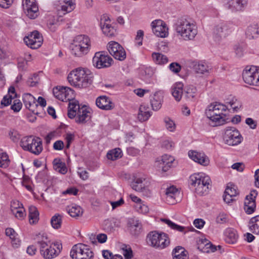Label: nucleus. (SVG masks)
I'll return each mask as SVG.
<instances>
[{
    "label": "nucleus",
    "instance_id": "nucleus-1",
    "mask_svg": "<svg viewBox=\"0 0 259 259\" xmlns=\"http://www.w3.org/2000/svg\"><path fill=\"white\" fill-rule=\"evenodd\" d=\"M35 242L39 246L41 255L45 259H53L57 257L62 248L58 242H52L44 233H39L35 238Z\"/></svg>",
    "mask_w": 259,
    "mask_h": 259
},
{
    "label": "nucleus",
    "instance_id": "nucleus-2",
    "mask_svg": "<svg viewBox=\"0 0 259 259\" xmlns=\"http://www.w3.org/2000/svg\"><path fill=\"white\" fill-rule=\"evenodd\" d=\"M229 109L225 104L215 102L210 104L206 109L205 114L211 121L213 126L223 125L226 123V116Z\"/></svg>",
    "mask_w": 259,
    "mask_h": 259
},
{
    "label": "nucleus",
    "instance_id": "nucleus-3",
    "mask_svg": "<svg viewBox=\"0 0 259 259\" xmlns=\"http://www.w3.org/2000/svg\"><path fill=\"white\" fill-rule=\"evenodd\" d=\"M93 75L88 69L77 68L70 72L67 77L69 83L79 89L89 87L92 83Z\"/></svg>",
    "mask_w": 259,
    "mask_h": 259
},
{
    "label": "nucleus",
    "instance_id": "nucleus-4",
    "mask_svg": "<svg viewBox=\"0 0 259 259\" xmlns=\"http://www.w3.org/2000/svg\"><path fill=\"white\" fill-rule=\"evenodd\" d=\"M175 31L179 39L184 41L194 40L198 33L196 25L186 19L177 21L175 25Z\"/></svg>",
    "mask_w": 259,
    "mask_h": 259
},
{
    "label": "nucleus",
    "instance_id": "nucleus-5",
    "mask_svg": "<svg viewBox=\"0 0 259 259\" xmlns=\"http://www.w3.org/2000/svg\"><path fill=\"white\" fill-rule=\"evenodd\" d=\"M91 47V40L85 35L76 36L70 46L72 54L76 57H82L87 54Z\"/></svg>",
    "mask_w": 259,
    "mask_h": 259
},
{
    "label": "nucleus",
    "instance_id": "nucleus-6",
    "mask_svg": "<svg viewBox=\"0 0 259 259\" xmlns=\"http://www.w3.org/2000/svg\"><path fill=\"white\" fill-rule=\"evenodd\" d=\"M189 183L195 192L202 195L208 191L211 180L208 176L203 174H195L190 177Z\"/></svg>",
    "mask_w": 259,
    "mask_h": 259
},
{
    "label": "nucleus",
    "instance_id": "nucleus-7",
    "mask_svg": "<svg viewBox=\"0 0 259 259\" xmlns=\"http://www.w3.org/2000/svg\"><path fill=\"white\" fill-rule=\"evenodd\" d=\"M20 146L23 150L38 155L42 151V144L41 139L32 135L25 136L22 138Z\"/></svg>",
    "mask_w": 259,
    "mask_h": 259
},
{
    "label": "nucleus",
    "instance_id": "nucleus-8",
    "mask_svg": "<svg viewBox=\"0 0 259 259\" xmlns=\"http://www.w3.org/2000/svg\"><path fill=\"white\" fill-rule=\"evenodd\" d=\"M147 242L153 247L162 249L169 245L170 240L168 235L165 233L152 231L147 235Z\"/></svg>",
    "mask_w": 259,
    "mask_h": 259
},
{
    "label": "nucleus",
    "instance_id": "nucleus-9",
    "mask_svg": "<svg viewBox=\"0 0 259 259\" xmlns=\"http://www.w3.org/2000/svg\"><path fill=\"white\" fill-rule=\"evenodd\" d=\"M70 255L72 259H93L94 253L87 245L78 243L73 246Z\"/></svg>",
    "mask_w": 259,
    "mask_h": 259
},
{
    "label": "nucleus",
    "instance_id": "nucleus-10",
    "mask_svg": "<svg viewBox=\"0 0 259 259\" xmlns=\"http://www.w3.org/2000/svg\"><path fill=\"white\" fill-rule=\"evenodd\" d=\"M113 62L112 58L105 52H96L93 58L94 66L98 69L109 67Z\"/></svg>",
    "mask_w": 259,
    "mask_h": 259
},
{
    "label": "nucleus",
    "instance_id": "nucleus-11",
    "mask_svg": "<svg viewBox=\"0 0 259 259\" xmlns=\"http://www.w3.org/2000/svg\"><path fill=\"white\" fill-rule=\"evenodd\" d=\"M242 137L239 131L234 127H228L226 128L224 136L225 143L230 146L239 144L241 142Z\"/></svg>",
    "mask_w": 259,
    "mask_h": 259
},
{
    "label": "nucleus",
    "instance_id": "nucleus-12",
    "mask_svg": "<svg viewBox=\"0 0 259 259\" xmlns=\"http://www.w3.org/2000/svg\"><path fill=\"white\" fill-rule=\"evenodd\" d=\"M232 25L227 22H221L216 25L213 29V36L216 40L226 37L232 30Z\"/></svg>",
    "mask_w": 259,
    "mask_h": 259
},
{
    "label": "nucleus",
    "instance_id": "nucleus-13",
    "mask_svg": "<svg viewBox=\"0 0 259 259\" xmlns=\"http://www.w3.org/2000/svg\"><path fill=\"white\" fill-rule=\"evenodd\" d=\"M53 94L58 100L67 102L73 98L74 91L67 87H57L53 89Z\"/></svg>",
    "mask_w": 259,
    "mask_h": 259
},
{
    "label": "nucleus",
    "instance_id": "nucleus-14",
    "mask_svg": "<svg viewBox=\"0 0 259 259\" xmlns=\"http://www.w3.org/2000/svg\"><path fill=\"white\" fill-rule=\"evenodd\" d=\"M22 6L29 18L34 19L39 15L38 7L35 0H23Z\"/></svg>",
    "mask_w": 259,
    "mask_h": 259
},
{
    "label": "nucleus",
    "instance_id": "nucleus-15",
    "mask_svg": "<svg viewBox=\"0 0 259 259\" xmlns=\"http://www.w3.org/2000/svg\"><path fill=\"white\" fill-rule=\"evenodd\" d=\"M108 50L113 57L119 61H123L126 58V53L123 48L118 42L110 41L108 45Z\"/></svg>",
    "mask_w": 259,
    "mask_h": 259
},
{
    "label": "nucleus",
    "instance_id": "nucleus-16",
    "mask_svg": "<svg viewBox=\"0 0 259 259\" xmlns=\"http://www.w3.org/2000/svg\"><path fill=\"white\" fill-rule=\"evenodd\" d=\"M26 45L32 49L39 48L43 41L42 35L36 30L34 31L24 38Z\"/></svg>",
    "mask_w": 259,
    "mask_h": 259
},
{
    "label": "nucleus",
    "instance_id": "nucleus-17",
    "mask_svg": "<svg viewBox=\"0 0 259 259\" xmlns=\"http://www.w3.org/2000/svg\"><path fill=\"white\" fill-rule=\"evenodd\" d=\"M257 71V66L246 67L242 72V77L244 82L250 85H255Z\"/></svg>",
    "mask_w": 259,
    "mask_h": 259
},
{
    "label": "nucleus",
    "instance_id": "nucleus-18",
    "mask_svg": "<svg viewBox=\"0 0 259 259\" xmlns=\"http://www.w3.org/2000/svg\"><path fill=\"white\" fill-rule=\"evenodd\" d=\"M111 20L106 14L103 15L101 17L100 26L102 32L107 36L112 37L116 33V29L110 23Z\"/></svg>",
    "mask_w": 259,
    "mask_h": 259
},
{
    "label": "nucleus",
    "instance_id": "nucleus-19",
    "mask_svg": "<svg viewBox=\"0 0 259 259\" xmlns=\"http://www.w3.org/2000/svg\"><path fill=\"white\" fill-rule=\"evenodd\" d=\"M153 32L155 35L160 37H166L168 36V28L165 23L161 20H156L151 23Z\"/></svg>",
    "mask_w": 259,
    "mask_h": 259
},
{
    "label": "nucleus",
    "instance_id": "nucleus-20",
    "mask_svg": "<svg viewBox=\"0 0 259 259\" xmlns=\"http://www.w3.org/2000/svg\"><path fill=\"white\" fill-rule=\"evenodd\" d=\"M226 8L232 12L242 11L247 5V0H224Z\"/></svg>",
    "mask_w": 259,
    "mask_h": 259
},
{
    "label": "nucleus",
    "instance_id": "nucleus-21",
    "mask_svg": "<svg viewBox=\"0 0 259 259\" xmlns=\"http://www.w3.org/2000/svg\"><path fill=\"white\" fill-rule=\"evenodd\" d=\"M257 195V191L253 190L249 195L246 196L244 200V210L247 213L251 214L254 212L256 206L255 199Z\"/></svg>",
    "mask_w": 259,
    "mask_h": 259
},
{
    "label": "nucleus",
    "instance_id": "nucleus-22",
    "mask_svg": "<svg viewBox=\"0 0 259 259\" xmlns=\"http://www.w3.org/2000/svg\"><path fill=\"white\" fill-rule=\"evenodd\" d=\"M91 117L90 109L87 106H82L76 113L75 118V122L78 124H84L89 121Z\"/></svg>",
    "mask_w": 259,
    "mask_h": 259
},
{
    "label": "nucleus",
    "instance_id": "nucleus-23",
    "mask_svg": "<svg viewBox=\"0 0 259 259\" xmlns=\"http://www.w3.org/2000/svg\"><path fill=\"white\" fill-rule=\"evenodd\" d=\"M188 156L194 161L202 165L207 166L209 163L208 157L203 152L191 150L188 152Z\"/></svg>",
    "mask_w": 259,
    "mask_h": 259
},
{
    "label": "nucleus",
    "instance_id": "nucleus-24",
    "mask_svg": "<svg viewBox=\"0 0 259 259\" xmlns=\"http://www.w3.org/2000/svg\"><path fill=\"white\" fill-rule=\"evenodd\" d=\"M174 161V157L168 154H164L161 156L160 160L156 162L157 165L161 169L162 171L166 172L172 167Z\"/></svg>",
    "mask_w": 259,
    "mask_h": 259
},
{
    "label": "nucleus",
    "instance_id": "nucleus-25",
    "mask_svg": "<svg viewBox=\"0 0 259 259\" xmlns=\"http://www.w3.org/2000/svg\"><path fill=\"white\" fill-rule=\"evenodd\" d=\"M239 194L237 187L233 184H228L224 195V200L227 203H230L235 200V198Z\"/></svg>",
    "mask_w": 259,
    "mask_h": 259
},
{
    "label": "nucleus",
    "instance_id": "nucleus-26",
    "mask_svg": "<svg viewBox=\"0 0 259 259\" xmlns=\"http://www.w3.org/2000/svg\"><path fill=\"white\" fill-rule=\"evenodd\" d=\"M96 104L99 108L105 110H110L114 107V104L112 102L111 99L106 96L98 97L96 101Z\"/></svg>",
    "mask_w": 259,
    "mask_h": 259
},
{
    "label": "nucleus",
    "instance_id": "nucleus-27",
    "mask_svg": "<svg viewBox=\"0 0 259 259\" xmlns=\"http://www.w3.org/2000/svg\"><path fill=\"white\" fill-rule=\"evenodd\" d=\"M180 194L178 189L174 186H171L166 189L165 192V199L170 204H174L176 202V197Z\"/></svg>",
    "mask_w": 259,
    "mask_h": 259
},
{
    "label": "nucleus",
    "instance_id": "nucleus-28",
    "mask_svg": "<svg viewBox=\"0 0 259 259\" xmlns=\"http://www.w3.org/2000/svg\"><path fill=\"white\" fill-rule=\"evenodd\" d=\"M23 101L25 107L31 111H33L37 106L35 98L30 94H24L23 96Z\"/></svg>",
    "mask_w": 259,
    "mask_h": 259
},
{
    "label": "nucleus",
    "instance_id": "nucleus-29",
    "mask_svg": "<svg viewBox=\"0 0 259 259\" xmlns=\"http://www.w3.org/2000/svg\"><path fill=\"white\" fill-rule=\"evenodd\" d=\"M184 84L181 82L175 83L171 87V94L175 100L180 101L183 93Z\"/></svg>",
    "mask_w": 259,
    "mask_h": 259
},
{
    "label": "nucleus",
    "instance_id": "nucleus-30",
    "mask_svg": "<svg viewBox=\"0 0 259 259\" xmlns=\"http://www.w3.org/2000/svg\"><path fill=\"white\" fill-rule=\"evenodd\" d=\"M193 68L196 73L201 74L209 73L210 70V66L203 61L196 62L193 66Z\"/></svg>",
    "mask_w": 259,
    "mask_h": 259
},
{
    "label": "nucleus",
    "instance_id": "nucleus-31",
    "mask_svg": "<svg viewBox=\"0 0 259 259\" xmlns=\"http://www.w3.org/2000/svg\"><path fill=\"white\" fill-rule=\"evenodd\" d=\"M59 3L61 8L59 11L63 14L71 12L75 8V4L72 0H59Z\"/></svg>",
    "mask_w": 259,
    "mask_h": 259
},
{
    "label": "nucleus",
    "instance_id": "nucleus-32",
    "mask_svg": "<svg viewBox=\"0 0 259 259\" xmlns=\"http://www.w3.org/2000/svg\"><path fill=\"white\" fill-rule=\"evenodd\" d=\"M245 34L249 39L258 37L259 36V25L257 23L250 25L246 29Z\"/></svg>",
    "mask_w": 259,
    "mask_h": 259
},
{
    "label": "nucleus",
    "instance_id": "nucleus-33",
    "mask_svg": "<svg viewBox=\"0 0 259 259\" xmlns=\"http://www.w3.org/2000/svg\"><path fill=\"white\" fill-rule=\"evenodd\" d=\"M151 116V113L148 107L144 105L140 106L138 114V118L141 122L147 120Z\"/></svg>",
    "mask_w": 259,
    "mask_h": 259
},
{
    "label": "nucleus",
    "instance_id": "nucleus-34",
    "mask_svg": "<svg viewBox=\"0 0 259 259\" xmlns=\"http://www.w3.org/2000/svg\"><path fill=\"white\" fill-rule=\"evenodd\" d=\"M5 233L11 239L12 244L14 247L17 248L20 245V240L17 237L18 235L13 229L7 228Z\"/></svg>",
    "mask_w": 259,
    "mask_h": 259
},
{
    "label": "nucleus",
    "instance_id": "nucleus-35",
    "mask_svg": "<svg viewBox=\"0 0 259 259\" xmlns=\"http://www.w3.org/2000/svg\"><path fill=\"white\" fill-rule=\"evenodd\" d=\"M81 107L77 101L74 100L70 102L68 107V117L71 119L74 118L76 115V113L80 109Z\"/></svg>",
    "mask_w": 259,
    "mask_h": 259
},
{
    "label": "nucleus",
    "instance_id": "nucleus-36",
    "mask_svg": "<svg viewBox=\"0 0 259 259\" xmlns=\"http://www.w3.org/2000/svg\"><path fill=\"white\" fill-rule=\"evenodd\" d=\"M173 259H188V252L182 246H177L172 251Z\"/></svg>",
    "mask_w": 259,
    "mask_h": 259
},
{
    "label": "nucleus",
    "instance_id": "nucleus-37",
    "mask_svg": "<svg viewBox=\"0 0 259 259\" xmlns=\"http://www.w3.org/2000/svg\"><path fill=\"white\" fill-rule=\"evenodd\" d=\"M226 234L225 241L227 243L234 244L237 242L238 235L235 230L229 228L227 230Z\"/></svg>",
    "mask_w": 259,
    "mask_h": 259
},
{
    "label": "nucleus",
    "instance_id": "nucleus-38",
    "mask_svg": "<svg viewBox=\"0 0 259 259\" xmlns=\"http://www.w3.org/2000/svg\"><path fill=\"white\" fill-rule=\"evenodd\" d=\"M67 212L73 218L81 216L83 213L82 208L78 205L72 204L66 208Z\"/></svg>",
    "mask_w": 259,
    "mask_h": 259
},
{
    "label": "nucleus",
    "instance_id": "nucleus-39",
    "mask_svg": "<svg viewBox=\"0 0 259 259\" xmlns=\"http://www.w3.org/2000/svg\"><path fill=\"white\" fill-rule=\"evenodd\" d=\"M162 97L158 93L154 94L151 99V104L153 110H158L161 107Z\"/></svg>",
    "mask_w": 259,
    "mask_h": 259
},
{
    "label": "nucleus",
    "instance_id": "nucleus-40",
    "mask_svg": "<svg viewBox=\"0 0 259 259\" xmlns=\"http://www.w3.org/2000/svg\"><path fill=\"white\" fill-rule=\"evenodd\" d=\"M185 97L190 101H194L197 94V89L193 85H188L184 89Z\"/></svg>",
    "mask_w": 259,
    "mask_h": 259
},
{
    "label": "nucleus",
    "instance_id": "nucleus-41",
    "mask_svg": "<svg viewBox=\"0 0 259 259\" xmlns=\"http://www.w3.org/2000/svg\"><path fill=\"white\" fill-rule=\"evenodd\" d=\"M29 218L30 224H36L39 220V213L34 206H30L29 207Z\"/></svg>",
    "mask_w": 259,
    "mask_h": 259
},
{
    "label": "nucleus",
    "instance_id": "nucleus-42",
    "mask_svg": "<svg viewBox=\"0 0 259 259\" xmlns=\"http://www.w3.org/2000/svg\"><path fill=\"white\" fill-rule=\"evenodd\" d=\"M147 181L145 179L137 178L132 185V188L137 191H142L145 189Z\"/></svg>",
    "mask_w": 259,
    "mask_h": 259
},
{
    "label": "nucleus",
    "instance_id": "nucleus-43",
    "mask_svg": "<svg viewBox=\"0 0 259 259\" xmlns=\"http://www.w3.org/2000/svg\"><path fill=\"white\" fill-rule=\"evenodd\" d=\"M53 165L55 169L62 174L67 172V169L65 163L61 161L60 159H55L53 161Z\"/></svg>",
    "mask_w": 259,
    "mask_h": 259
},
{
    "label": "nucleus",
    "instance_id": "nucleus-44",
    "mask_svg": "<svg viewBox=\"0 0 259 259\" xmlns=\"http://www.w3.org/2000/svg\"><path fill=\"white\" fill-rule=\"evenodd\" d=\"M249 228L253 233L259 234V215L251 219L249 222Z\"/></svg>",
    "mask_w": 259,
    "mask_h": 259
},
{
    "label": "nucleus",
    "instance_id": "nucleus-45",
    "mask_svg": "<svg viewBox=\"0 0 259 259\" xmlns=\"http://www.w3.org/2000/svg\"><path fill=\"white\" fill-rule=\"evenodd\" d=\"M226 104L229 105L234 111H237L242 107L241 102L235 97L228 98Z\"/></svg>",
    "mask_w": 259,
    "mask_h": 259
},
{
    "label": "nucleus",
    "instance_id": "nucleus-46",
    "mask_svg": "<svg viewBox=\"0 0 259 259\" xmlns=\"http://www.w3.org/2000/svg\"><path fill=\"white\" fill-rule=\"evenodd\" d=\"M152 56L154 62L156 64L162 65L168 62L167 57L161 53H153Z\"/></svg>",
    "mask_w": 259,
    "mask_h": 259
},
{
    "label": "nucleus",
    "instance_id": "nucleus-47",
    "mask_svg": "<svg viewBox=\"0 0 259 259\" xmlns=\"http://www.w3.org/2000/svg\"><path fill=\"white\" fill-rule=\"evenodd\" d=\"M122 157V151L120 148H115L109 151L107 154V157L111 160H116Z\"/></svg>",
    "mask_w": 259,
    "mask_h": 259
},
{
    "label": "nucleus",
    "instance_id": "nucleus-48",
    "mask_svg": "<svg viewBox=\"0 0 259 259\" xmlns=\"http://www.w3.org/2000/svg\"><path fill=\"white\" fill-rule=\"evenodd\" d=\"M51 223L54 229L60 228L62 224V216L59 214H56L52 218Z\"/></svg>",
    "mask_w": 259,
    "mask_h": 259
},
{
    "label": "nucleus",
    "instance_id": "nucleus-49",
    "mask_svg": "<svg viewBox=\"0 0 259 259\" xmlns=\"http://www.w3.org/2000/svg\"><path fill=\"white\" fill-rule=\"evenodd\" d=\"M161 221L167 224L168 227L173 230H177L181 232H183L184 231V227L172 222L169 220L162 219H161Z\"/></svg>",
    "mask_w": 259,
    "mask_h": 259
},
{
    "label": "nucleus",
    "instance_id": "nucleus-50",
    "mask_svg": "<svg viewBox=\"0 0 259 259\" xmlns=\"http://www.w3.org/2000/svg\"><path fill=\"white\" fill-rule=\"evenodd\" d=\"M104 229L108 231H112L115 227L117 226L116 221L114 219L105 220L104 222Z\"/></svg>",
    "mask_w": 259,
    "mask_h": 259
},
{
    "label": "nucleus",
    "instance_id": "nucleus-51",
    "mask_svg": "<svg viewBox=\"0 0 259 259\" xmlns=\"http://www.w3.org/2000/svg\"><path fill=\"white\" fill-rule=\"evenodd\" d=\"M8 135L10 139L13 142L15 143L18 142L21 137V135L18 131L14 128H11L9 131Z\"/></svg>",
    "mask_w": 259,
    "mask_h": 259
},
{
    "label": "nucleus",
    "instance_id": "nucleus-52",
    "mask_svg": "<svg viewBox=\"0 0 259 259\" xmlns=\"http://www.w3.org/2000/svg\"><path fill=\"white\" fill-rule=\"evenodd\" d=\"M10 160L6 153H2L0 154V167L6 168L9 166Z\"/></svg>",
    "mask_w": 259,
    "mask_h": 259
},
{
    "label": "nucleus",
    "instance_id": "nucleus-53",
    "mask_svg": "<svg viewBox=\"0 0 259 259\" xmlns=\"http://www.w3.org/2000/svg\"><path fill=\"white\" fill-rule=\"evenodd\" d=\"M22 104L20 100L17 99H13V104L11 105V109L15 112H19L22 108Z\"/></svg>",
    "mask_w": 259,
    "mask_h": 259
},
{
    "label": "nucleus",
    "instance_id": "nucleus-54",
    "mask_svg": "<svg viewBox=\"0 0 259 259\" xmlns=\"http://www.w3.org/2000/svg\"><path fill=\"white\" fill-rule=\"evenodd\" d=\"M136 210L140 213H147L149 211L148 207L143 204L142 202L140 203L136 204L135 206Z\"/></svg>",
    "mask_w": 259,
    "mask_h": 259
},
{
    "label": "nucleus",
    "instance_id": "nucleus-55",
    "mask_svg": "<svg viewBox=\"0 0 259 259\" xmlns=\"http://www.w3.org/2000/svg\"><path fill=\"white\" fill-rule=\"evenodd\" d=\"M164 122L166 128L170 132H173L176 128L174 122L168 117L164 118Z\"/></svg>",
    "mask_w": 259,
    "mask_h": 259
},
{
    "label": "nucleus",
    "instance_id": "nucleus-56",
    "mask_svg": "<svg viewBox=\"0 0 259 259\" xmlns=\"http://www.w3.org/2000/svg\"><path fill=\"white\" fill-rule=\"evenodd\" d=\"M13 98L12 96L6 95L4 97L1 102V108H2L3 107L8 106L11 104Z\"/></svg>",
    "mask_w": 259,
    "mask_h": 259
},
{
    "label": "nucleus",
    "instance_id": "nucleus-57",
    "mask_svg": "<svg viewBox=\"0 0 259 259\" xmlns=\"http://www.w3.org/2000/svg\"><path fill=\"white\" fill-rule=\"evenodd\" d=\"M12 213H13V214L15 215V216L17 218H18L19 219H22L26 215L25 210L23 207L19 208V209L15 210V211L13 212Z\"/></svg>",
    "mask_w": 259,
    "mask_h": 259
},
{
    "label": "nucleus",
    "instance_id": "nucleus-58",
    "mask_svg": "<svg viewBox=\"0 0 259 259\" xmlns=\"http://www.w3.org/2000/svg\"><path fill=\"white\" fill-rule=\"evenodd\" d=\"M123 254L124 256L125 259H132L133 256V251L131 247H127L125 246V248H123Z\"/></svg>",
    "mask_w": 259,
    "mask_h": 259
},
{
    "label": "nucleus",
    "instance_id": "nucleus-59",
    "mask_svg": "<svg viewBox=\"0 0 259 259\" xmlns=\"http://www.w3.org/2000/svg\"><path fill=\"white\" fill-rule=\"evenodd\" d=\"M169 68L172 72L177 73L180 71L181 67L179 63L173 62L169 65Z\"/></svg>",
    "mask_w": 259,
    "mask_h": 259
},
{
    "label": "nucleus",
    "instance_id": "nucleus-60",
    "mask_svg": "<svg viewBox=\"0 0 259 259\" xmlns=\"http://www.w3.org/2000/svg\"><path fill=\"white\" fill-rule=\"evenodd\" d=\"M22 207H23L22 204L19 201L14 200L11 202V209L12 212Z\"/></svg>",
    "mask_w": 259,
    "mask_h": 259
},
{
    "label": "nucleus",
    "instance_id": "nucleus-61",
    "mask_svg": "<svg viewBox=\"0 0 259 259\" xmlns=\"http://www.w3.org/2000/svg\"><path fill=\"white\" fill-rule=\"evenodd\" d=\"M38 75L36 74H34L32 77L28 79L27 81V84L30 87H34L38 83Z\"/></svg>",
    "mask_w": 259,
    "mask_h": 259
},
{
    "label": "nucleus",
    "instance_id": "nucleus-62",
    "mask_svg": "<svg viewBox=\"0 0 259 259\" xmlns=\"http://www.w3.org/2000/svg\"><path fill=\"white\" fill-rule=\"evenodd\" d=\"M74 139V135L72 133H67L66 134L65 139L66 141V148L68 149L70 146L71 142L73 141Z\"/></svg>",
    "mask_w": 259,
    "mask_h": 259
},
{
    "label": "nucleus",
    "instance_id": "nucleus-63",
    "mask_svg": "<svg viewBox=\"0 0 259 259\" xmlns=\"http://www.w3.org/2000/svg\"><path fill=\"white\" fill-rule=\"evenodd\" d=\"M175 146V143L169 140H165L162 143V147L167 150H171Z\"/></svg>",
    "mask_w": 259,
    "mask_h": 259
},
{
    "label": "nucleus",
    "instance_id": "nucleus-64",
    "mask_svg": "<svg viewBox=\"0 0 259 259\" xmlns=\"http://www.w3.org/2000/svg\"><path fill=\"white\" fill-rule=\"evenodd\" d=\"M193 224L198 229H201L205 224V221L201 219H196L194 221Z\"/></svg>",
    "mask_w": 259,
    "mask_h": 259
}]
</instances>
